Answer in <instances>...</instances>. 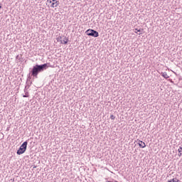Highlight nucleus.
<instances>
[{
	"label": "nucleus",
	"instance_id": "obj_2",
	"mask_svg": "<svg viewBox=\"0 0 182 182\" xmlns=\"http://www.w3.org/2000/svg\"><path fill=\"white\" fill-rule=\"evenodd\" d=\"M26 147H28V141H24L20 146L19 149L17 151V154L21 156L26 151Z\"/></svg>",
	"mask_w": 182,
	"mask_h": 182
},
{
	"label": "nucleus",
	"instance_id": "obj_9",
	"mask_svg": "<svg viewBox=\"0 0 182 182\" xmlns=\"http://www.w3.org/2000/svg\"><path fill=\"white\" fill-rule=\"evenodd\" d=\"M161 76H163V77H164L165 79H168V77H170L167 73H162Z\"/></svg>",
	"mask_w": 182,
	"mask_h": 182
},
{
	"label": "nucleus",
	"instance_id": "obj_13",
	"mask_svg": "<svg viewBox=\"0 0 182 182\" xmlns=\"http://www.w3.org/2000/svg\"><path fill=\"white\" fill-rule=\"evenodd\" d=\"M1 8H2V6H1V3H0V9H1Z\"/></svg>",
	"mask_w": 182,
	"mask_h": 182
},
{
	"label": "nucleus",
	"instance_id": "obj_5",
	"mask_svg": "<svg viewBox=\"0 0 182 182\" xmlns=\"http://www.w3.org/2000/svg\"><path fill=\"white\" fill-rule=\"evenodd\" d=\"M63 39V37L62 36H58V38H56V41H57V42H60V43L61 44V45H67V43L69 42V38H64V39L63 40H62Z\"/></svg>",
	"mask_w": 182,
	"mask_h": 182
},
{
	"label": "nucleus",
	"instance_id": "obj_7",
	"mask_svg": "<svg viewBox=\"0 0 182 182\" xmlns=\"http://www.w3.org/2000/svg\"><path fill=\"white\" fill-rule=\"evenodd\" d=\"M167 182H181V181L177 178H173L172 179L168 180Z\"/></svg>",
	"mask_w": 182,
	"mask_h": 182
},
{
	"label": "nucleus",
	"instance_id": "obj_4",
	"mask_svg": "<svg viewBox=\"0 0 182 182\" xmlns=\"http://www.w3.org/2000/svg\"><path fill=\"white\" fill-rule=\"evenodd\" d=\"M85 33H87L88 36H93L94 38H97V36H99V33L93 29L87 30Z\"/></svg>",
	"mask_w": 182,
	"mask_h": 182
},
{
	"label": "nucleus",
	"instance_id": "obj_12",
	"mask_svg": "<svg viewBox=\"0 0 182 182\" xmlns=\"http://www.w3.org/2000/svg\"><path fill=\"white\" fill-rule=\"evenodd\" d=\"M110 119H112V120H114V119H115L114 115H113V114L110 115Z\"/></svg>",
	"mask_w": 182,
	"mask_h": 182
},
{
	"label": "nucleus",
	"instance_id": "obj_10",
	"mask_svg": "<svg viewBox=\"0 0 182 182\" xmlns=\"http://www.w3.org/2000/svg\"><path fill=\"white\" fill-rule=\"evenodd\" d=\"M135 31H135V33H138V32H141V31H143L144 29H143V28H141V29L135 28Z\"/></svg>",
	"mask_w": 182,
	"mask_h": 182
},
{
	"label": "nucleus",
	"instance_id": "obj_6",
	"mask_svg": "<svg viewBox=\"0 0 182 182\" xmlns=\"http://www.w3.org/2000/svg\"><path fill=\"white\" fill-rule=\"evenodd\" d=\"M138 144L141 149H144V147H146V143H144L143 141H139Z\"/></svg>",
	"mask_w": 182,
	"mask_h": 182
},
{
	"label": "nucleus",
	"instance_id": "obj_1",
	"mask_svg": "<svg viewBox=\"0 0 182 182\" xmlns=\"http://www.w3.org/2000/svg\"><path fill=\"white\" fill-rule=\"evenodd\" d=\"M46 68H48L47 63H45V64H43L41 65H36V66H34L33 68V70L31 71L32 76H34V77H38V75L39 72H43V70Z\"/></svg>",
	"mask_w": 182,
	"mask_h": 182
},
{
	"label": "nucleus",
	"instance_id": "obj_11",
	"mask_svg": "<svg viewBox=\"0 0 182 182\" xmlns=\"http://www.w3.org/2000/svg\"><path fill=\"white\" fill-rule=\"evenodd\" d=\"M23 97H29V93L26 92L25 95H23Z\"/></svg>",
	"mask_w": 182,
	"mask_h": 182
},
{
	"label": "nucleus",
	"instance_id": "obj_8",
	"mask_svg": "<svg viewBox=\"0 0 182 182\" xmlns=\"http://www.w3.org/2000/svg\"><path fill=\"white\" fill-rule=\"evenodd\" d=\"M178 156L179 157H181V156H182V146H179V148H178Z\"/></svg>",
	"mask_w": 182,
	"mask_h": 182
},
{
	"label": "nucleus",
	"instance_id": "obj_3",
	"mask_svg": "<svg viewBox=\"0 0 182 182\" xmlns=\"http://www.w3.org/2000/svg\"><path fill=\"white\" fill-rule=\"evenodd\" d=\"M46 5L50 8H56L59 6V1L58 0H47Z\"/></svg>",
	"mask_w": 182,
	"mask_h": 182
}]
</instances>
